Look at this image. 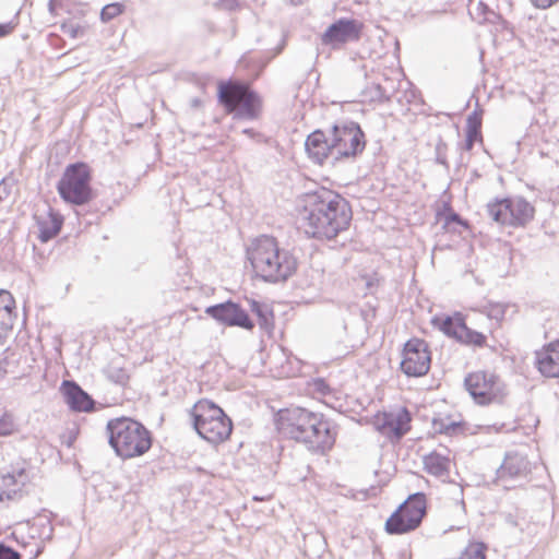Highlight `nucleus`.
I'll list each match as a JSON object with an SVG mask.
<instances>
[{"label":"nucleus","mask_w":559,"mask_h":559,"mask_svg":"<svg viewBox=\"0 0 559 559\" xmlns=\"http://www.w3.org/2000/svg\"><path fill=\"white\" fill-rule=\"evenodd\" d=\"M15 429L14 420L12 415L3 414L0 417V437H7L13 433Z\"/></svg>","instance_id":"c9c22d12"},{"label":"nucleus","mask_w":559,"mask_h":559,"mask_svg":"<svg viewBox=\"0 0 559 559\" xmlns=\"http://www.w3.org/2000/svg\"><path fill=\"white\" fill-rule=\"evenodd\" d=\"M193 428L201 438L210 443L217 444L231 433L233 424L224 411L207 400L194 404L190 412Z\"/></svg>","instance_id":"39448f33"},{"label":"nucleus","mask_w":559,"mask_h":559,"mask_svg":"<svg viewBox=\"0 0 559 559\" xmlns=\"http://www.w3.org/2000/svg\"><path fill=\"white\" fill-rule=\"evenodd\" d=\"M322 44L334 48L344 45L349 39V20L341 19L328 27L322 35Z\"/></svg>","instance_id":"5701e85b"},{"label":"nucleus","mask_w":559,"mask_h":559,"mask_svg":"<svg viewBox=\"0 0 559 559\" xmlns=\"http://www.w3.org/2000/svg\"><path fill=\"white\" fill-rule=\"evenodd\" d=\"M36 221L39 229L38 237L41 242H47L56 237L63 223L62 216L55 213L50 207L45 214L36 215Z\"/></svg>","instance_id":"412c9836"},{"label":"nucleus","mask_w":559,"mask_h":559,"mask_svg":"<svg viewBox=\"0 0 559 559\" xmlns=\"http://www.w3.org/2000/svg\"><path fill=\"white\" fill-rule=\"evenodd\" d=\"M352 62L356 63V58L355 57H352Z\"/></svg>","instance_id":"8fccbe9b"},{"label":"nucleus","mask_w":559,"mask_h":559,"mask_svg":"<svg viewBox=\"0 0 559 559\" xmlns=\"http://www.w3.org/2000/svg\"><path fill=\"white\" fill-rule=\"evenodd\" d=\"M465 321V317L461 312H455L453 316H447L445 318H433L432 323L435 326L443 332L448 337L457 341L460 331Z\"/></svg>","instance_id":"393cba45"},{"label":"nucleus","mask_w":559,"mask_h":559,"mask_svg":"<svg viewBox=\"0 0 559 559\" xmlns=\"http://www.w3.org/2000/svg\"><path fill=\"white\" fill-rule=\"evenodd\" d=\"M0 559H21V556L17 551L5 546L4 544H0Z\"/></svg>","instance_id":"ea45409f"},{"label":"nucleus","mask_w":559,"mask_h":559,"mask_svg":"<svg viewBox=\"0 0 559 559\" xmlns=\"http://www.w3.org/2000/svg\"><path fill=\"white\" fill-rule=\"evenodd\" d=\"M247 258L257 277L267 283H280L290 277L297 270L294 254L280 247L272 236H260L247 248Z\"/></svg>","instance_id":"f03ea898"},{"label":"nucleus","mask_w":559,"mask_h":559,"mask_svg":"<svg viewBox=\"0 0 559 559\" xmlns=\"http://www.w3.org/2000/svg\"><path fill=\"white\" fill-rule=\"evenodd\" d=\"M311 423L304 435L302 443L313 452L324 453L335 441L334 432L330 423L321 414L313 413Z\"/></svg>","instance_id":"dca6fc26"},{"label":"nucleus","mask_w":559,"mask_h":559,"mask_svg":"<svg viewBox=\"0 0 559 559\" xmlns=\"http://www.w3.org/2000/svg\"><path fill=\"white\" fill-rule=\"evenodd\" d=\"M108 441L121 459L143 455L152 445L148 430L139 421L120 417L107 424Z\"/></svg>","instance_id":"20e7f679"},{"label":"nucleus","mask_w":559,"mask_h":559,"mask_svg":"<svg viewBox=\"0 0 559 559\" xmlns=\"http://www.w3.org/2000/svg\"><path fill=\"white\" fill-rule=\"evenodd\" d=\"M298 224L308 237L347 240L349 216L345 213V202L328 189L304 194L299 200Z\"/></svg>","instance_id":"f257e3e1"},{"label":"nucleus","mask_w":559,"mask_h":559,"mask_svg":"<svg viewBox=\"0 0 559 559\" xmlns=\"http://www.w3.org/2000/svg\"><path fill=\"white\" fill-rule=\"evenodd\" d=\"M437 218L443 219V222H444L443 228L444 229H448L450 227V225H452L454 223L462 225V226H467V223L460 216V214L454 212L452 210V207L448 204L444 205V211L437 212Z\"/></svg>","instance_id":"2f4dec72"},{"label":"nucleus","mask_w":559,"mask_h":559,"mask_svg":"<svg viewBox=\"0 0 559 559\" xmlns=\"http://www.w3.org/2000/svg\"><path fill=\"white\" fill-rule=\"evenodd\" d=\"M412 414L406 407L383 412L374 419L377 430L390 441H400L411 430Z\"/></svg>","instance_id":"4468645a"},{"label":"nucleus","mask_w":559,"mask_h":559,"mask_svg":"<svg viewBox=\"0 0 559 559\" xmlns=\"http://www.w3.org/2000/svg\"><path fill=\"white\" fill-rule=\"evenodd\" d=\"M401 370L407 377H423L428 373L431 365V352L425 340L409 338L403 347Z\"/></svg>","instance_id":"f8f14e48"},{"label":"nucleus","mask_w":559,"mask_h":559,"mask_svg":"<svg viewBox=\"0 0 559 559\" xmlns=\"http://www.w3.org/2000/svg\"><path fill=\"white\" fill-rule=\"evenodd\" d=\"M530 471V462L518 452L507 453L502 464L497 468V480L514 479L525 476Z\"/></svg>","instance_id":"a211bd4d"},{"label":"nucleus","mask_w":559,"mask_h":559,"mask_svg":"<svg viewBox=\"0 0 559 559\" xmlns=\"http://www.w3.org/2000/svg\"><path fill=\"white\" fill-rule=\"evenodd\" d=\"M432 428L437 433L452 437L463 432V423L455 421L450 416L438 417L432 419Z\"/></svg>","instance_id":"c85d7f7f"},{"label":"nucleus","mask_w":559,"mask_h":559,"mask_svg":"<svg viewBox=\"0 0 559 559\" xmlns=\"http://www.w3.org/2000/svg\"><path fill=\"white\" fill-rule=\"evenodd\" d=\"M366 135L359 123L352 121V157L361 153L366 147Z\"/></svg>","instance_id":"7c9ffc66"},{"label":"nucleus","mask_w":559,"mask_h":559,"mask_svg":"<svg viewBox=\"0 0 559 559\" xmlns=\"http://www.w3.org/2000/svg\"><path fill=\"white\" fill-rule=\"evenodd\" d=\"M447 151H448L447 143L443 141V139L441 136H439V139L436 143V147H435L436 162L440 165L448 167Z\"/></svg>","instance_id":"e433bc0d"},{"label":"nucleus","mask_w":559,"mask_h":559,"mask_svg":"<svg viewBox=\"0 0 559 559\" xmlns=\"http://www.w3.org/2000/svg\"><path fill=\"white\" fill-rule=\"evenodd\" d=\"M91 174L88 166L83 163L69 165L57 189L60 197L72 204L82 205L92 199Z\"/></svg>","instance_id":"9d476101"},{"label":"nucleus","mask_w":559,"mask_h":559,"mask_svg":"<svg viewBox=\"0 0 559 559\" xmlns=\"http://www.w3.org/2000/svg\"><path fill=\"white\" fill-rule=\"evenodd\" d=\"M456 342L466 346L483 348L487 345V336L481 332L468 328L464 321Z\"/></svg>","instance_id":"cd10ccee"},{"label":"nucleus","mask_w":559,"mask_h":559,"mask_svg":"<svg viewBox=\"0 0 559 559\" xmlns=\"http://www.w3.org/2000/svg\"><path fill=\"white\" fill-rule=\"evenodd\" d=\"M365 24L357 20L352 19V55L359 58V62L352 64V81L356 91L357 99L355 102L360 104H383V95L381 92V84L378 82L376 72L371 70L368 72V63L362 62L367 58H371L372 51L368 47L355 49L354 45L357 44L365 35Z\"/></svg>","instance_id":"7ed1b4c3"},{"label":"nucleus","mask_w":559,"mask_h":559,"mask_svg":"<svg viewBox=\"0 0 559 559\" xmlns=\"http://www.w3.org/2000/svg\"><path fill=\"white\" fill-rule=\"evenodd\" d=\"M235 0H224L223 4L225 8L231 9Z\"/></svg>","instance_id":"09e8293b"},{"label":"nucleus","mask_w":559,"mask_h":559,"mask_svg":"<svg viewBox=\"0 0 559 559\" xmlns=\"http://www.w3.org/2000/svg\"><path fill=\"white\" fill-rule=\"evenodd\" d=\"M481 116L483 110H474L466 119V130L481 133Z\"/></svg>","instance_id":"f704fd0d"},{"label":"nucleus","mask_w":559,"mask_h":559,"mask_svg":"<svg viewBox=\"0 0 559 559\" xmlns=\"http://www.w3.org/2000/svg\"><path fill=\"white\" fill-rule=\"evenodd\" d=\"M64 33L70 34L71 37L75 38L79 36V34L82 33V29L80 26H73V25H63Z\"/></svg>","instance_id":"37998d69"},{"label":"nucleus","mask_w":559,"mask_h":559,"mask_svg":"<svg viewBox=\"0 0 559 559\" xmlns=\"http://www.w3.org/2000/svg\"><path fill=\"white\" fill-rule=\"evenodd\" d=\"M376 76L378 82L381 84V92L384 94V103L390 102L397 93L399 82L379 72H376Z\"/></svg>","instance_id":"c756f323"},{"label":"nucleus","mask_w":559,"mask_h":559,"mask_svg":"<svg viewBox=\"0 0 559 559\" xmlns=\"http://www.w3.org/2000/svg\"><path fill=\"white\" fill-rule=\"evenodd\" d=\"M29 481V476L24 467H12L0 474V504L8 506L19 501Z\"/></svg>","instance_id":"2eb2a0df"},{"label":"nucleus","mask_w":559,"mask_h":559,"mask_svg":"<svg viewBox=\"0 0 559 559\" xmlns=\"http://www.w3.org/2000/svg\"><path fill=\"white\" fill-rule=\"evenodd\" d=\"M427 514V499L424 492H415L400 504L385 522L391 535H402L418 528Z\"/></svg>","instance_id":"6e6552de"},{"label":"nucleus","mask_w":559,"mask_h":559,"mask_svg":"<svg viewBox=\"0 0 559 559\" xmlns=\"http://www.w3.org/2000/svg\"><path fill=\"white\" fill-rule=\"evenodd\" d=\"M487 316L490 319H495L497 321L501 320L504 317L506 309L502 305L499 304H489L486 306Z\"/></svg>","instance_id":"4c0bfd02"},{"label":"nucleus","mask_w":559,"mask_h":559,"mask_svg":"<svg viewBox=\"0 0 559 559\" xmlns=\"http://www.w3.org/2000/svg\"><path fill=\"white\" fill-rule=\"evenodd\" d=\"M247 302L251 312L258 317L260 328L265 331H271L274 318L272 309L266 304H262L254 299H247Z\"/></svg>","instance_id":"bb28decb"},{"label":"nucleus","mask_w":559,"mask_h":559,"mask_svg":"<svg viewBox=\"0 0 559 559\" xmlns=\"http://www.w3.org/2000/svg\"><path fill=\"white\" fill-rule=\"evenodd\" d=\"M464 386L479 405L502 404L508 394L499 377L484 370L468 373L464 379Z\"/></svg>","instance_id":"9b49d317"},{"label":"nucleus","mask_w":559,"mask_h":559,"mask_svg":"<svg viewBox=\"0 0 559 559\" xmlns=\"http://www.w3.org/2000/svg\"><path fill=\"white\" fill-rule=\"evenodd\" d=\"M9 365H10L9 357H8L7 353H3L0 356V369H1V372H3V379L5 378V376L9 372Z\"/></svg>","instance_id":"79ce46f5"},{"label":"nucleus","mask_w":559,"mask_h":559,"mask_svg":"<svg viewBox=\"0 0 559 559\" xmlns=\"http://www.w3.org/2000/svg\"><path fill=\"white\" fill-rule=\"evenodd\" d=\"M219 102L234 119L255 120L262 112V99L258 93L247 85L238 83L219 84Z\"/></svg>","instance_id":"0eeeda50"},{"label":"nucleus","mask_w":559,"mask_h":559,"mask_svg":"<svg viewBox=\"0 0 559 559\" xmlns=\"http://www.w3.org/2000/svg\"><path fill=\"white\" fill-rule=\"evenodd\" d=\"M488 216L500 225L523 227L535 214L534 206L522 197L495 199L486 206Z\"/></svg>","instance_id":"1a4fd4ad"},{"label":"nucleus","mask_w":559,"mask_h":559,"mask_svg":"<svg viewBox=\"0 0 559 559\" xmlns=\"http://www.w3.org/2000/svg\"><path fill=\"white\" fill-rule=\"evenodd\" d=\"M62 392L66 403L72 411L91 412L94 408L92 397L74 381H63Z\"/></svg>","instance_id":"aec40b11"},{"label":"nucleus","mask_w":559,"mask_h":559,"mask_svg":"<svg viewBox=\"0 0 559 559\" xmlns=\"http://www.w3.org/2000/svg\"><path fill=\"white\" fill-rule=\"evenodd\" d=\"M478 9H480L481 13L484 14H491L498 16L486 3L481 1L478 3Z\"/></svg>","instance_id":"a18cd8bd"},{"label":"nucleus","mask_w":559,"mask_h":559,"mask_svg":"<svg viewBox=\"0 0 559 559\" xmlns=\"http://www.w3.org/2000/svg\"><path fill=\"white\" fill-rule=\"evenodd\" d=\"M313 420V413L301 407L283 409L278 413L277 429L290 439L302 442L307 428Z\"/></svg>","instance_id":"ddd939ff"},{"label":"nucleus","mask_w":559,"mask_h":559,"mask_svg":"<svg viewBox=\"0 0 559 559\" xmlns=\"http://www.w3.org/2000/svg\"><path fill=\"white\" fill-rule=\"evenodd\" d=\"M535 366L547 378H559V341L536 352Z\"/></svg>","instance_id":"6ab92c4d"},{"label":"nucleus","mask_w":559,"mask_h":559,"mask_svg":"<svg viewBox=\"0 0 559 559\" xmlns=\"http://www.w3.org/2000/svg\"><path fill=\"white\" fill-rule=\"evenodd\" d=\"M106 373L109 380L118 384H126L129 379L127 370L122 367L116 366L115 364L108 366Z\"/></svg>","instance_id":"473e14b6"},{"label":"nucleus","mask_w":559,"mask_h":559,"mask_svg":"<svg viewBox=\"0 0 559 559\" xmlns=\"http://www.w3.org/2000/svg\"><path fill=\"white\" fill-rule=\"evenodd\" d=\"M8 194V191H7V185L4 183V181H1L0 182V201L3 199L4 195Z\"/></svg>","instance_id":"49530a36"},{"label":"nucleus","mask_w":559,"mask_h":559,"mask_svg":"<svg viewBox=\"0 0 559 559\" xmlns=\"http://www.w3.org/2000/svg\"><path fill=\"white\" fill-rule=\"evenodd\" d=\"M481 133L472 132L466 130V138L463 145V150L465 151H472L474 147L475 142L481 141Z\"/></svg>","instance_id":"58836bf2"},{"label":"nucleus","mask_w":559,"mask_h":559,"mask_svg":"<svg viewBox=\"0 0 559 559\" xmlns=\"http://www.w3.org/2000/svg\"><path fill=\"white\" fill-rule=\"evenodd\" d=\"M532 4L537 9H548L559 0H530Z\"/></svg>","instance_id":"a19ab883"},{"label":"nucleus","mask_w":559,"mask_h":559,"mask_svg":"<svg viewBox=\"0 0 559 559\" xmlns=\"http://www.w3.org/2000/svg\"><path fill=\"white\" fill-rule=\"evenodd\" d=\"M348 134L349 129L346 124L343 127L335 124L329 138L324 132L316 130L307 136L305 142L308 157L319 165L325 162L335 164L342 158L348 157L349 146L346 140Z\"/></svg>","instance_id":"423d86ee"},{"label":"nucleus","mask_w":559,"mask_h":559,"mask_svg":"<svg viewBox=\"0 0 559 559\" xmlns=\"http://www.w3.org/2000/svg\"><path fill=\"white\" fill-rule=\"evenodd\" d=\"M15 301L12 295L0 289V340L4 338L12 330L14 323Z\"/></svg>","instance_id":"4be33fe9"},{"label":"nucleus","mask_w":559,"mask_h":559,"mask_svg":"<svg viewBox=\"0 0 559 559\" xmlns=\"http://www.w3.org/2000/svg\"><path fill=\"white\" fill-rule=\"evenodd\" d=\"M14 27L12 22L0 24V38L9 35Z\"/></svg>","instance_id":"c03bdc74"},{"label":"nucleus","mask_w":559,"mask_h":559,"mask_svg":"<svg viewBox=\"0 0 559 559\" xmlns=\"http://www.w3.org/2000/svg\"><path fill=\"white\" fill-rule=\"evenodd\" d=\"M354 289L362 292V296L373 295L381 286L383 278L377 272L361 273L354 280Z\"/></svg>","instance_id":"a878e982"},{"label":"nucleus","mask_w":559,"mask_h":559,"mask_svg":"<svg viewBox=\"0 0 559 559\" xmlns=\"http://www.w3.org/2000/svg\"><path fill=\"white\" fill-rule=\"evenodd\" d=\"M243 134L248 135L249 138H255L258 135H260L259 133H257L253 129H245L242 131Z\"/></svg>","instance_id":"de8ad7c7"},{"label":"nucleus","mask_w":559,"mask_h":559,"mask_svg":"<svg viewBox=\"0 0 559 559\" xmlns=\"http://www.w3.org/2000/svg\"><path fill=\"white\" fill-rule=\"evenodd\" d=\"M424 469L436 477H444L450 473V459L432 451L423 457Z\"/></svg>","instance_id":"b1692460"},{"label":"nucleus","mask_w":559,"mask_h":559,"mask_svg":"<svg viewBox=\"0 0 559 559\" xmlns=\"http://www.w3.org/2000/svg\"><path fill=\"white\" fill-rule=\"evenodd\" d=\"M205 313L229 326H240L246 330H252L254 326L248 313L233 301L210 306L205 309Z\"/></svg>","instance_id":"f3484780"},{"label":"nucleus","mask_w":559,"mask_h":559,"mask_svg":"<svg viewBox=\"0 0 559 559\" xmlns=\"http://www.w3.org/2000/svg\"><path fill=\"white\" fill-rule=\"evenodd\" d=\"M122 11H123V5L120 3L107 4L102 9L100 19L104 22H108V21L115 19L116 16H118L119 14H121Z\"/></svg>","instance_id":"72a5a7b5"}]
</instances>
